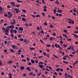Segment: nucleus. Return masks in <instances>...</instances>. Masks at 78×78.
Here are the masks:
<instances>
[{
    "mask_svg": "<svg viewBox=\"0 0 78 78\" xmlns=\"http://www.w3.org/2000/svg\"><path fill=\"white\" fill-rule=\"evenodd\" d=\"M8 16L9 18L11 17H12V14H10L9 16Z\"/></svg>",
    "mask_w": 78,
    "mask_h": 78,
    "instance_id": "nucleus-22",
    "label": "nucleus"
},
{
    "mask_svg": "<svg viewBox=\"0 0 78 78\" xmlns=\"http://www.w3.org/2000/svg\"><path fill=\"white\" fill-rule=\"evenodd\" d=\"M3 65V63L1 61H0V66H2Z\"/></svg>",
    "mask_w": 78,
    "mask_h": 78,
    "instance_id": "nucleus-42",
    "label": "nucleus"
},
{
    "mask_svg": "<svg viewBox=\"0 0 78 78\" xmlns=\"http://www.w3.org/2000/svg\"><path fill=\"white\" fill-rule=\"evenodd\" d=\"M3 20H1L0 22L1 23H3Z\"/></svg>",
    "mask_w": 78,
    "mask_h": 78,
    "instance_id": "nucleus-63",
    "label": "nucleus"
},
{
    "mask_svg": "<svg viewBox=\"0 0 78 78\" xmlns=\"http://www.w3.org/2000/svg\"><path fill=\"white\" fill-rule=\"evenodd\" d=\"M68 75H67V73H66L65 74V78H67V77H68Z\"/></svg>",
    "mask_w": 78,
    "mask_h": 78,
    "instance_id": "nucleus-12",
    "label": "nucleus"
},
{
    "mask_svg": "<svg viewBox=\"0 0 78 78\" xmlns=\"http://www.w3.org/2000/svg\"><path fill=\"white\" fill-rule=\"evenodd\" d=\"M7 28H8L9 29V28H10L13 29V28H14V25L8 26H7Z\"/></svg>",
    "mask_w": 78,
    "mask_h": 78,
    "instance_id": "nucleus-3",
    "label": "nucleus"
},
{
    "mask_svg": "<svg viewBox=\"0 0 78 78\" xmlns=\"http://www.w3.org/2000/svg\"><path fill=\"white\" fill-rule=\"evenodd\" d=\"M67 44H63V46L64 48H66V47H67Z\"/></svg>",
    "mask_w": 78,
    "mask_h": 78,
    "instance_id": "nucleus-15",
    "label": "nucleus"
},
{
    "mask_svg": "<svg viewBox=\"0 0 78 78\" xmlns=\"http://www.w3.org/2000/svg\"><path fill=\"white\" fill-rule=\"evenodd\" d=\"M42 15H43V16H45V13L42 12Z\"/></svg>",
    "mask_w": 78,
    "mask_h": 78,
    "instance_id": "nucleus-60",
    "label": "nucleus"
},
{
    "mask_svg": "<svg viewBox=\"0 0 78 78\" xmlns=\"http://www.w3.org/2000/svg\"><path fill=\"white\" fill-rule=\"evenodd\" d=\"M30 75H31V76H33L34 75L33 73V72H30Z\"/></svg>",
    "mask_w": 78,
    "mask_h": 78,
    "instance_id": "nucleus-29",
    "label": "nucleus"
},
{
    "mask_svg": "<svg viewBox=\"0 0 78 78\" xmlns=\"http://www.w3.org/2000/svg\"><path fill=\"white\" fill-rule=\"evenodd\" d=\"M10 51H11V52H13L14 51V50H13V49H10Z\"/></svg>",
    "mask_w": 78,
    "mask_h": 78,
    "instance_id": "nucleus-36",
    "label": "nucleus"
},
{
    "mask_svg": "<svg viewBox=\"0 0 78 78\" xmlns=\"http://www.w3.org/2000/svg\"><path fill=\"white\" fill-rule=\"evenodd\" d=\"M28 65H29V66H31L32 65V64H31V63H30V62H29L28 63Z\"/></svg>",
    "mask_w": 78,
    "mask_h": 78,
    "instance_id": "nucleus-46",
    "label": "nucleus"
},
{
    "mask_svg": "<svg viewBox=\"0 0 78 78\" xmlns=\"http://www.w3.org/2000/svg\"><path fill=\"white\" fill-rule=\"evenodd\" d=\"M67 27L68 28H72V27L71 26H68Z\"/></svg>",
    "mask_w": 78,
    "mask_h": 78,
    "instance_id": "nucleus-44",
    "label": "nucleus"
},
{
    "mask_svg": "<svg viewBox=\"0 0 78 78\" xmlns=\"http://www.w3.org/2000/svg\"><path fill=\"white\" fill-rule=\"evenodd\" d=\"M7 8H11V6L9 5L7 6Z\"/></svg>",
    "mask_w": 78,
    "mask_h": 78,
    "instance_id": "nucleus-45",
    "label": "nucleus"
},
{
    "mask_svg": "<svg viewBox=\"0 0 78 78\" xmlns=\"http://www.w3.org/2000/svg\"><path fill=\"white\" fill-rule=\"evenodd\" d=\"M51 18L52 19H56V18H55V17L53 16H51Z\"/></svg>",
    "mask_w": 78,
    "mask_h": 78,
    "instance_id": "nucleus-53",
    "label": "nucleus"
},
{
    "mask_svg": "<svg viewBox=\"0 0 78 78\" xmlns=\"http://www.w3.org/2000/svg\"><path fill=\"white\" fill-rule=\"evenodd\" d=\"M47 47H51V45L50 44H47L46 45Z\"/></svg>",
    "mask_w": 78,
    "mask_h": 78,
    "instance_id": "nucleus-31",
    "label": "nucleus"
},
{
    "mask_svg": "<svg viewBox=\"0 0 78 78\" xmlns=\"http://www.w3.org/2000/svg\"><path fill=\"white\" fill-rule=\"evenodd\" d=\"M43 8L44 9H46V8H47V6L45 5Z\"/></svg>",
    "mask_w": 78,
    "mask_h": 78,
    "instance_id": "nucleus-52",
    "label": "nucleus"
},
{
    "mask_svg": "<svg viewBox=\"0 0 78 78\" xmlns=\"http://www.w3.org/2000/svg\"><path fill=\"white\" fill-rule=\"evenodd\" d=\"M69 56H71V57H73V55H72L70 54L69 55Z\"/></svg>",
    "mask_w": 78,
    "mask_h": 78,
    "instance_id": "nucleus-56",
    "label": "nucleus"
},
{
    "mask_svg": "<svg viewBox=\"0 0 78 78\" xmlns=\"http://www.w3.org/2000/svg\"><path fill=\"white\" fill-rule=\"evenodd\" d=\"M26 69L28 71L29 70V71H31V69H30V67H28L26 68Z\"/></svg>",
    "mask_w": 78,
    "mask_h": 78,
    "instance_id": "nucleus-8",
    "label": "nucleus"
},
{
    "mask_svg": "<svg viewBox=\"0 0 78 78\" xmlns=\"http://www.w3.org/2000/svg\"><path fill=\"white\" fill-rule=\"evenodd\" d=\"M31 63H32V64H34L35 62H34V60H31Z\"/></svg>",
    "mask_w": 78,
    "mask_h": 78,
    "instance_id": "nucleus-16",
    "label": "nucleus"
},
{
    "mask_svg": "<svg viewBox=\"0 0 78 78\" xmlns=\"http://www.w3.org/2000/svg\"><path fill=\"white\" fill-rule=\"evenodd\" d=\"M39 66L40 69H42L44 67V65H39Z\"/></svg>",
    "mask_w": 78,
    "mask_h": 78,
    "instance_id": "nucleus-6",
    "label": "nucleus"
},
{
    "mask_svg": "<svg viewBox=\"0 0 78 78\" xmlns=\"http://www.w3.org/2000/svg\"><path fill=\"white\" fill-rule=\"evenodd\" d=\"M35 17H40V15H36L35 16Z\"/></svg>",
    "mask_w": 78,
    "mask_h": 78,
    "instance_id": "nucleus-54",
    "label": "nucleus"
},
{
    "mask_svg": "<svg viewBox=\"0 0 78 78\" xmlns=\"http://www.w3.org/2000/svg\"><path fill=\"white\" fill-rule=\"evenodd\" d=\"M30 50L31 51H32V50H35V48H30Z\"/></svg>",
    "mask_w": 78,
    "mask_h": 78,
    "instance_id": "nucleus-19",
    "label": "nucleus"
},
{
    "mask_svg": "<svg viewBox=\"0 0 78 78\" xmlns=\"http://www.w3.org/2000/svg\"><path fill=\"white\" fill-rule=\"evenodd\" d=\"M73 36H74L75 37H76V38H78V35H77L75 34H73Z\"/></svg>",
    "mask_w": 78,
    "mask_h": 78,
    "instance_id": "nucleus-10",
    "label": "nucleus"
},
{
    "mask_svg": "<svg viewBox=\"0 0 78 78\" xmlns=\"http://www.w3.org/2000/svg\"><path fill=\"white\" fill-rule=\"evenodd\" d=\"M43 11L44 12H45V11H47V9H44Z\"/></svg>",
    "mask_w": 78,
    "mask_h": 78,
    "instance_id": "nucleus-40",
    "label": "nucleus"
},
{
    "mask_svg": "<svg viewBox=\"0 0 78 78\" xmlns=\"http://www.w3.org/2000/svg\"><path fill=\"white\" fill-rule=\"evenodd\" d=\"M63 31L64 32V33H67V30H63Z\"/></svg>",
    "mask_w": 78,
    "mask_h": 78,
    "instance_id": "nucleus-57",
    "label": "nucleus"
},
{
    "mask_svg": "<svg viewBox=\"0 0 78 78\" xmlns=\"http://www.w3.org/2000/svg\"><path fill=\"white\" fill-rule=\"evenodd\" d=\"M51 47H52V48H54V47H55V45H54V44H52L51 45Z\"/></svg>",
    "mask_w": 78,
    "mask_h": 78,
    "instance_id": "nucleus-55",
    "label": "nucleus"
},
{
    "mask_svg": "<svg viewBox=\"0 0 78 78\" xmlns=\"http://www.w3.org/2000/svg\"><path fill=\"white\" fill-rule=\"evenodd\" d=\"M25 44H28V43H29V41H27L26 42H25Z\"/></svg>",
    "mask_w": 78,
    "mask_h": 78,
    "instance_id": "nucleus-51",
    "label": "nucleus"
},
{
    "mask_svg": "<svg viewBox=\"0 0 78 78\" xmlns=\"http://www.w3.org/2000/svg\"><path fill=\"white\" fill-rule=\"evenodd\" d=\"M55 47H56V48H58V44H55Z\"/></svg>",
    "mask_w": 78,
    "mask_h": 78,
    "instance_id": "nucleus-38",
    "label": "nucleus"
},
{
    "mask_svg": "<svg viewBox=\"0 0 78 78\" xmlns=\"http://www.w3.org/2000/svg\"><path fill=\"white\" fill-rule=\"evenodd\" d=\"M63 59H64V60H67V58H66L64 57H63Z\"/></svg>",
    "mask_w": 78,
    "mask_h": 78,
    "instance_id": "nucleus-61",
    "label": "nucleus"
},
{
    "mask_svg": "<svg viewBox=\"0 0 78 78\" xmlns=\"http://www.w3.org/2000/svg\"><path fill=\"white\" fill-rule=\"evenodd\" d=\"M24 25H25L26 26V27H28V26L29 25H28V24L26 23H24Z\"/></svg>",
    "mask_w": 78,
    "mask_h": 78,
    "instance_id": "nucleus-18",
    "label": "nucleus"
},
{
    "mask_svg": "<svg viewBox=\"0 0 78 78\" xmlns=\"http://www.w3.org/2000/svg\"><path fill=\"white\" fill-rule=\"evenodd\" d=\"M10 3L11 4V5L12 6H15L16 5L15 4V2H10Z\"/></svg>",
    "mask_w": 78,
    "mask_h": 78,
    "instance_id": "nucleus-5",
    "label": "nucleus"
},
{
    "mask_svg": "<svg viewBox=\"0 0 78 78\" xmlns=\"http://www.w3.org/2000/svg\"><path fill=\"white\" fill-rule=\"evenodd\" d=\"M44 63L42 62H40L38 63V65L43 64Z\"/></svg>",
    "mask_w": 78,
    "mask_h": 78,
    "instance_id": "nucleus-20",
    "label": "nucleus"
},
{
    "mask_svg": "<svg viewBox=\"0 0 78 78\" xmlns=\"http://www.w3.org/2000/svg\"><path fill=\"white\" fill-rule=\"evenodd\" d=\"M5 34L7 36H8L9 35V34H8V33H5Z\"/></svg>",
    "mask_w": 78,
    "mask_h": 78,
    "instance_id": "nucleus-59",
    "label": "nucleus"
},
{
    "mask_svg": "<svg viewBox=\"0 0 78 78\" xmlns=\"http://www.w3.org/2000/svg\"><path fill=\"white\" fill-rule=\"evenodd\" d=\"M24 68L25 67L23 66H21L20 67V69H21V70H23V69H24Z\"/></svg>",
    "mask_w": 78,
    "mask_h": 78,
    "instance_id": "nucleus-9",
    "label": "nucleus"
},
{
    "mask_svg": "<svg viewBox=\"0 0 78 78\" xmlns=\"http://www.w3.org/2000/svg\"><path fill=\"white\" fill-rule=\"evenodd\" d=\"M22 20L23 21H24V22H27V19H25L24 18H22Z\"/></svg>",
    "mask_w": 78,
    "mask_h": 78,
    "instance_id": "nucleus-11",
    "label": "nucleus"
},
{
    "mask_svg": "<svg viewBox=\"0 0 78 78\" xmlns=\"http://www.w3.org/2000/svg\"><path fill=\"white\" fill-rule=\"evenodd\" d=\"M58 13H61L62 12V10H59V9H58Z\"/></svg>",
    "mask_w": 78,
    "mask_h": 78,
    "instance_id": "nucleus-13",
    "label": "nucleus"
},
{
    "mask_svg": "<svg viewBox=\"0 0 78 78\" xmlns=\"http://www.w3.org/2000/svg\"><path fill=\"white\" fill-rule=\"evenodd\" d=\"M54 14H56V9H54Z\"/></svg>",
    "mask_w": 78,
    "mask_h": 78,
    "instance_id": "nucleus-17",
    "label": "nucleus"
},
{
    "mask_svg": "<svg viewBox=\"0 0 78 78\" xmlns=\"http://www.w3.org/2000/svg\"><path fill=\"white\" fill-rule=\"evenodd\" d=\"M2 29L3 32H5V33H8V32H9V29L8 28V27H7L6 29L4 27H2Z\"/></svg>",
    "mask_w": 78,
    "mask_h": 78,
    "instance_id": "nucleus-1",
    "label": "nucleus"
},
{
    "mask_svg": "<svg viewBox=\"0 0 78 78\" xmlns=\"http://www.w3.org/2000/svg\"><path fill=\"white\" fill-rule=\"evenodd\" d=\"M59 70H60V68H57L56 69V71L57 72H58V71H59Z\"/></svg>",
    "mask_w": 78,
    "mask_h": 78,
    "instance_id": "nucleus-23",
    "label": "nucleus"
},
{
    "mask_svg": "<svg viewBox=\"0 0 78 78\" xmlns=\"http://www.w3.org/2000/svg\"><path fill=\"white\" fill-rule=\"evenodd\" d=\"M1 58H2V59H3V58H4V56L2 55L1 56Z\"/></svg>",
    "mask_w": 78,
    "mask_h": 78,
    "instance_id": "nucleus-64",
    "label": "nucleus"
},
{
    "mask_svg": "<svg viewBox=\"0 0 78 78\" xmlns=\"http://www.w3.org/2000/svg\"><path fill=\"white\" fill-rule=\"evenodd\" d=\"M46 57H48L49 58H50V55L48 54L46 55Z\"/></svg>",
    "mask_w": 78,
    "mask_h": 78,
    "instance_id": "nucleus-47",
    "label": "nucleus"
},
{
    "mask_svg": "<svg viewBox=\"0 0 78 78\" xmlns=\"http://www.w3.org/2000/svg\"><path fill=\"white\" fill-rule=\"evenodd\" d=\"M19 30H21V31H23V29L22 27H20L19 28Z\"/></svg>",
    "mask_w": 78,
    "mask_h": 78,
    "instance_id": "nucleus-14",
    "label": "nucleus"
},
{
    "mask_svg": "<svg viewBox=\"0 0 78 78\" xmlns=\"http://www.w3.org/2000/svg\"><path fill=\"white\" fill-rule=\"evenodd\" d=\"M55 3L57 4H59V2H58V1L57 0L55 2Z\"/></svg>",
    "mask_w": 78,
    "mask_h": 78,
    "instance_id": "nucleus-30",
    "label": "nucleus"
},
{
    "mask_svg": "<svg viewBox=\"0 0 78 78\" xmlns=\"http://www.w3.org/2000/svg\"><path fill=\"white\" fill-rule=\"evenodd\" d=\"M16 7L17 8H19V7L20 6V5L19 4L16 5Z\"/></svg>",
    "mask_w": 78,
    "mask_h": 78,
    "instance_id": "nucleus-27",
    "label": "nucleus"
},
{
    "mask_svg": "<svg viewBox=\"0 0 78 78\" xmlns=\"http://www.w3.org/2000/svg\"><path fill=\"white\" fill-rule=\"evenodd\" d=\"M12 47L13 49H15L16 48V49H18V47L16 46V45H12Z\"/></svg>",
    "mask_w": 78,
    "mask_h": 78,
    "instance_id": "nucleus-4",
    "label": "nucleus"
},
{
    "mask_svg": "<svg viewBox=\"0 0 78 78\" xmlns=\"http://www.w3.org/2000/svg\"><path fill=\"white\" fill-rule=\"evenodd\" d=\"M10 35L12 37V38H14V34H10Z\"/></svg>",
    "mask_w": 78,
    "mask_h": 78,
    "instance_id": "nucleus-21",
    "label": "nucleus"
},
{
    "mask_svg": "<svg viewBox=\"0 0 78 78\" xmlns=\"http://www.w3.org/2000/svg\"><path fill=\"white\" fill-rule=\"evenodd\" d=\"M10 32H11V33H14V31L13 30L11 29L10 30Z\"/></svg>",
    "mask_w": 78,
    "mask_h": 78,
    "instance_id": "nucleus-26",
    "label": "nucleus"
},
{
    "mask_svg": "<svg viewBox=\"0 0 78 78\" xmlns=\"http://www.w3.org/2000/svg\"><path fill=\"white\" fill-rule=\"evenodd\" d=\"M60 43H61V44H64V42L62 41H61Z\"/></svg>",
    "mask_w": 78,
    "mask_h": 78,
    "instance_id": "nucleus-50",
    "label": "nucleus"
},
{
    "mask_svg": "<svg viewBox=\"0 0 78 78\" xmlns=\"http://www.w3.org/2000/svg\"><path fill=\"white\" fill-rule=\"evenodd\" d=\"M20 41H23V38H21L20 39Z\"/></svg>",
    "mask_w": 78,
    "mask_h": 78,
    "instance_id": "nucleus-58",
    "label": "nucleus"
},
{
    "mask_svg": "<svg viewBox=\"0 0 78 78\" xmlns=\"http://www.w3.org/2000/svg\"><path fill=\"white\" fill-rule=\"evenodd\" d=\"M75 44H78V41H76L75 42Z\"/></svg>",
    "mask_w": 78,
    "mask_h": 78,
    "instance_id": "nucleus-62",
    "label": "nucleus"
},
{
    "mask_svg": "<svg viewBox=\"0 0 78 78\" xmlns=\"http://www.w3.org/2000/svg\"><path fill=\"white\" fill-rule=\"evenodd\" d=\"M50 28H54V27L52 25V24H51L50 26Z\"/></svg>",
    "mask_w": 78,
    "mask_h": 78,
    "instance_id": "nucleus-34",
    "label": "nucleus"
},
{
    "mask_svg": "<svg viewBox=\"0 0 78 78\" xmlns=\"http://www.w3.org/2000/svg\"><path fill=\"white\" fill-rule=\"evenodd\" d=\"M18 37H19V38H20V37H21V35L20 34H18Z\"/></svg>",
    "mask_w": 78,
    "mask_h": 78,
    "instance_id": "nucleus-37",
    "label": "nucleus"
},
{
    "mask_svg": "<svg viewBox=\"0 0 78 78\" xmlns=\"http://www.w3.org/2000/svg\"><path fill=\"white\" fill-rule=\"evenodd\" d=\"M13 31H14L15 33H17V30H16L15 29L13 30Z\"/></svg>",
    "mask_w": 78,
    "mask_h": 78,
    "instance_id": "nucleus-35",
    "label": "nucleus"
},
{
    "mask_svg": "<svg viewBox=\"0 0 78 78\" xmlns=\"http://www.w3.org/2000/svg\"><path fill=\"white\" fill-rule=\"evenodd\" d=\"M14 10H15V11H16V13H17V14H18V13H19V12H20V10L18 9L17 8H14Z\"/></svg>",
    "mask_w": 78,
    "mask_h": 78,
    "instance_id": "nucleus-2",
    "label": "nucleus"
},
{
    "mask_svg": "<svg viewBox=\"0 0 78 78\" xmlns=\"http://www.w3.org/2000/svg\"><path fill=\"white\" fill-rule=\"evenodd\" d=\"M71 22L72 23V24H74V21L71 20Z\"/></svg>",
    "mask_w": 78,
    "mask_h": 78,
    "instance_id": "nucleus-33",
    "label": "nucleus"
},
{
    "mask_svg": "<svg viewBox=\"0 0 78 78\" xmlns=\"http://www.w3.org/2000/svg\"><path fill=\"white\" fill-rule=\"evenodd\" d=\"M21 16L22 17H26V16L25 15H21Z\"/></svg>",
    "mask_w": 78,
    "mask_h": 78,
    "instance_id": "nucleus-48",
    "label": "nucleus"
},
{
    "mask_svg": "<svg viewBox=\"0 0 78 78\" xmlns=\"http://www.w3.org/2000/svg\"><path fill=\"white\" fill-rule=\"evenodd\" d=\"M44 25H46L47 26V23H46V21L45 22V23H44Z\"/></svg>",
    "mask_w": 78,
    "mask_h": 78,
    "instance_id": "nucleus-49",
    "label": "nucleus"
},
{
    "mask_svg": "<svg viewBox=\"0 0 78 78\" xmlns=\"http://www.w3.org/2000/svg\"><path fill=\"white\" fill-rule=\"evenodd\" d=\"M3 10V8H2L1 6H0V14L2 13V11Z\"/></svg>",
    "mask_w": 78,
    "mask_h": 78,
    "instance_id": "nucleus-7",
    "label": "nucleus"
},
{
    "mask_svg": "<svg viewBox=\"0 0 78 78\" xmlns=\"http://www.w3.org/2000/svg\"><path fill=\"white\" fill-rule=\"evenodd\" d=\"M18 32L20 33H22V31H21L20 30H18Z\"/></svg>",
    "mask_w": 78,
    "mask_h": 78,
    "instance_id": "nucleus-39",
    "label": "nucleus"
},
{
    "mask_svg": "<svg viewBox=\"0 0 78 78\" xmlns=\"http://www.w3.org/2000/svg\"><path fill=\"white\" fill-rule=\"evenodd\" d=\"M12 61H9L8 62V64H11V63H12Z\"/></svg>",
    "mask_w": 78,
    "mask_h": 78,
    "instance_id": "nucleus-28",
    "label": "nucleus"
},
{
    "mask_svg": "<svg viewBox=\"0 0 78 78\" xmlns=\"http://www.w3.org/2000/svg\"><path fill=\"white\" fill-rule=\"evenodd\" d=\"M49 39H50V41H52L53 40V37L50 38H49Z\"/></svg>",
    "mask_w": 78,
    "mask_h": 78,
    "instance_id": "nucleus-43",
    "label": "nucleus"
},
{
    "mask_svg": "<svg viewBox=\"0 0 78 78\" xmlns=\"http://www.w3.org/2000/svg\"><path fill=\"white\" fill-rule=\"evenodd\" d=\"M17 2H19V3H22V2L21 1H19V0H17Z\"/></svg>",
    "mask_w": 78,
    "mask_h": 78,
    "instance_id": "nucleus-41",
    "label": "nucleus"
},
{
    "mask_svg": "<svg viewBox=\"0 0 78 78\" xmlns=\"http://www.w3.org/2000/svg\"><path fill=\"white\" fill-rule=\"evenodd\" d=\"M53 56H54V57L55 58H57V57L56 55H53Z\"/></svg>",
    "mask_w": 78,
    "mask_h": 78,
    "instance_id": "nucleus-32",
    "label": "nucleus"
},
{
    "mask_svg": "<svg viewBox=\"0 0 78 78\" xmlns=\"http://www.w3.org/2000/svg\"><path fill=\"white\" fill-rule=\"evenodd\" d=\"M22 11L23 12H24V13H26V12H27V11H26V10H22Z\"/></svg>",
    "mask_w": 78,
    "mask_h": 78,
    "instance_id": "nucleus-24",
    "label": "nucleus"
},
{
    "mask_svg": "<svg viewBox=\"0 0 78 78\" xmlns=\"http://www.w3.org/2000/svg\"><path fill=\"white\" fill-rule=\"evenodd\" d=\"M63 62L64 64H68L69 63V62H66L65 61H63Z\"/></svg>",
    "mask_w": 78,
    "mask_h": 78,
    "instance_id": "nucleus-25",
    "label": "nucleus"
}]
</instances>
